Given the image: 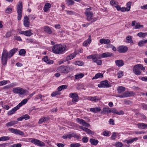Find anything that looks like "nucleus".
<instances>
[{"instance_id": "obj_1", "label": "nucleus", "mask_w": 147, "mask_h": 147, "mask_svg": "<svg viewBox=\"0 0 147 147\" xmlns=\"http://www.w3.org/2000/svg\"><path fill=\"white\" fill-rule=\"evenodd\" d=\"M18 50L17 48H14L10 50L8 53L7 50L4 49L1 55V61L3 64L4 65H6L7 58H11Z\"/></svg>"}, {"instance_id": "obj_2", "label": "nucleus", "mask_w": 147, "mask_h": 147, "mask_svg": "<svg viewBox=\"0 0 147 147\" xmlns=\"http://www.w3.org/2000/svg\"><path fill=\"white\" fill-rule=\"evenodd\" d=\"M91 7H90L86 9L85 14L87 20L89 21H91V23H92L96 21L98 19L96 17H94L93 13L91 11Z\"/></svg>"}, {"instance_id": "obj_3", "label": "nucleus", "mask_w": 147, "mask_h": 147, "mask_svg": "<svg viewBox=\"0 0 147 147\" xmlns=\"http://www.w3.org/2000/svg\"><path fill=\"white\" fill-rule=\"evenodd\" d=\"M65 50L63 46L61 44H57L53 47L52 50L53 53L57 54H61Z\"/></svg>"}, {"instance_id": "obj_4", "label": "nucleus", "mask_w": 147, "mask_h": 147, "mask_svg": "<svg viewBox=\"0 0 147 147\" xmlns=\"http://www.w3.org/2000/svg\"><path fill=\"white\" fill-rule=\"evenodd\" d=\"M145 68L141 64L136 65L133 68V71L136 75H140L141 73V70H145Z\"/></svg>"}, {"instance_id": "obj_5", "label": "nucleus", "mask_w": 147, "mask_h": 147, "mask_svg": "<svg viewBox=\"0 0 147 147\" xmlns=\"http://www.w3.org/2000/svg\"><path fill=\"white\" fill-rule=\"evenodd\" d=\"M16 9L18 13V20H20L22 16V2H19L17 5Z\"/></svg>"}, {"instance_id": "obj_6", "label": "nucleus", "mask_w": 147, "mask_h": 147, "mask_svg": "<svg viewBox=\"0 0 147 147\" xmlns=\"http://www.w3.org/2000/svg\"><path fill=\"white\" fill-rule=\"evenodd\" d=\"M13 92L16 94H18L22 95L26 92V91L22 88L17 87L13 88Z\"/></svg>"}, {"instance_id": "obj_7", "label": "nucleus", "mask_w": 147, "mask_h": 147, "mask_svg": "<svg viewBox=\"0 0 147 147\" xmlns=\"http://www.w3.org/2000/svg\"><path fill=\"white\" fill-rule=\"evenodd\" d=\"M31 142L35 145L41 147L44 146H45V144L43 142L36 139L32 140Z\"/></svg>"}, {"instance_id": "obj_8", "label": "nucleus", "mask_w": 147, "mask_h": 147, "mask_svg": "<svg viewBox=\"0 0 147 147\" xmlns=\"http://www.w3.org/2000/svg\"><path fill=\"white\" fill-rule=\"evenodd\" d=\"M69 68L67 66H61L57 69L58 71L61 72L62 73H67L69 71Z\"/></svg>"}, {"instance_id": "obj_9", "label": "nucleus", "mask_w": 147, "mask_h": 147, "mask_svg": "<svg viewBox=\"0 0 147 147\" xmlns=\"http://www.w3.org/2000/svg\"><path fill=\"white\" fill-rule=\"evenodd\" d=\"M111 85L109 84V82L107 80L102 81L98 85V86L99 88H109L111 87Z\"/></svg>"}, {"instance_id": "obj_10", "label": "nucleus", "mask_w": 147, "mask_h": 147, "mask_svg": "<svg viewBox=\"0 0 147 147\" xmlns=\"http://www.w3.org/2000/svg\"><path fill=\"white\" fill-rule=\"evenodd\" d=\"M94 57L95 59L94 62L97 63L98 65H100L102 64V61L98 60V59L102 58L101 54L98 55L97 54H94Z\"/></svg>"}, {"instance_id": "obj_11", "label": "nucleus", "mask_w": 147, "mask_h": 147, "mask_svg": "<svg viewBox=\"0 0 147 147\" xmlns=\"http://www.w3.org/2000/svg\"><path fill=\"white\" fill-rule=\"evenodd\" d=\"M8 130L11 133L16 134H18L21 136H23L24 134L22 131L18 129L10 128Z\"/></svg>"}, {"instance_id": "obj_12", "label": "nucleus", "mask_w": 147, "mask_h": 147, "mask_svg": "<svg viewBox=\"0 0 147 147\" xmlns=\"http://www.w3.org/2000/svg\"><path fill=\"white\" fill-rule=\"evenodd\" d=\"M70 97L72 98V101L76 102L78 101L79 99L78 95L76 93H72L69 94Z\"/></svg>"}, {"instance_id": "obj_13", "label": "nucleus", "mask_w": 147, "mask_h": 147, "mask_svg": "<svg viewBox=\"0 0 147 147\" xmlns=\"http://www.w3.org/2000/svg\"><path fill=\"white\" fill-rule=\"evenodd\" d=\"M76 120L78 123L84 126L88 127L90 125L89 124L86 123L84 120L82 119L77 118L76 119Z\"/></svg>"}, {"instance_id": "obj_14", "label": "nucleus", "mask_w": 147, "mask_h": 147, "mask_svg": "<svg viewBox=\"0 0 147 147\" xmlns=\"http://www.w3.org/2000/svg\"><path fill=\"white\" fill-rule=\"evenodd\" d=\"M131 2H128L126 4L127 7L125 8L124 7H121V11L122 12H125V11H129L130 10L131 8Z\"/></svg>"}, {"instance_id": "obj_15", "label": "nucleus", "mask_w": 147, "mask_h": 147, "mask_svg": "<svg viewBox=\"0 0 147 147\" xmlns=\"http://www.w3.org/2000/svg\"><path fill=\"white\" fill-rule=\"evenodd\" d=\"M30 23L29 19L27 16H25L24 19V25L25 27H29Z\"/></svg>"}, {"instance_id": "obj_16", "label": "nucleus", "mask_w": 147, "mask_h": 147, "mask_svg": "<svg viewBox=\"0 0 147 147\" xmlns=\"http://www.w3.org/2000/svg\"><path fill=\"white\" fill-rule=\"evenodd\" d=\"M128 48L124 46L119 47L117 48V51L120 53H125L127 50Z\"/></svg>"}, {"instance_id": "obj_17", "label": "nucleus", "mask_w": 147, "mask_h": 147, "mask_svg": "<svg viewBox=\"0 0 147 147\" xmlns=\"http://www.w3.org/2000/svg\"><path fill=\"white\" fill-rule=\"evenodd\" d=\"M31 30H28L24 31L19 32V33L20 34H24L27 36H30L33 34L31 32Z\"/></svg>"}, {"instance_id": "obj_18", "label": "nucleus", "mask_w": 147, "mask_h": 147, "mask_svg": "<svg viewBox=\"0 0 147 147\" xmlns=\"http://www.w3.org/2000/svg\"><path fill=\"white\" fill-rule=\"evenodd\" d=\"M76 55V53H72L66 57L65 59V61L70 60L75 57Z\"/></svg>"}, {"instance_id": "obj_19", "label": "nucleus", "mask_w": 147, "mask_h": 147, "mask_svg": "<svg viewBox=\"0 0 147 147\" xmlns=\"http://www.w3.org/2000/svg\"><path fill=\"white\" fill-rule=\"evenodd\" d=\"M88 99L92 101L97 102L100 100V98L97 96H89L88 97Z\"/></svg>"}, {"instance_id": "obj_20", "label": "nucleus", "mask_w": 147, "mask_h": 147, "mask_svg": "<svg viewBox=\"0 0 147 147\" xmlns=\"http://www.w3.org/2000/svg\"><path fill=\"white\" fill-rule=\"evenodd\" d=\"M30 98L27 97V98H25L20 103H19L18 105H17L18 107L20 108L23 105L26 104L28 100Z\"/></svg>"}, {"instance_id": "obj_21", "label": "nucleus", "mask_w": 147, "mask_h": 147, "mask_svg": "<svg viewBox=\"0 0 147 147\" xmlns=\"http://www.w3.org/2000/svg\"><path fill=\"white\" fill-rule=\"evenodd\" d=\"M42 60L48 64H52L53 63V61L52 60H49L48 57L47 56H45L42 59Z\"/></svg>"}, {"instance_id": "obj_22", "label": "nucleus", "mask_w": 147, "mask_h": 147, "mask_svg": "<svg viewBox=\"0 0 147 147\" xmlns=\"http://www.w3.org/2000/svg\"><path fill=\"white\" fill-rule=\"evenodd\" d=\"M115 63L116 65L119 67L123 66L124 64L123 61L121 60H116L115 61Z\"/></svg>"}, {"instance_id": "obj_23", "label": "nucleus", "mask_w": 147, "mask_h": 147, "mask_svg": "<svg viewBox=\"0 0 147 147\" xmlns=\"http://www.w3.org/2000/svg\"><path fill=\"white\" fill-rule=\"evenodd\" d=\"M111 112H112L113 113H115L119 115H123L124 114L123 112L122 111H118L115 108H112L111 109Z\"/></svg>"}, {"instance_id": "obj_24", "label": "nucleus", "mask_w": 147, "mask_h": 147, "mask_svg": "<svg viewBox=\"0 0 147 147\" xmlns=\"http://www.w3.org/2000/svg\"><path fill=\"white\" fill-rule=\"evenodd\" d=\"M18 123V121H11L5 124V125L7 127H11Z\"/></svg>"}, {"instance_id": "obj_25", "label": "nucleus", "mask_w": 147, "mask_h": 147, "mask_svg": "<svg viewBox=\"0 0 147 147\" xmlns=\"http://www.w3.org/2000/svg\"><path fill=\"white\" fill-rule=\"evenodd\" d=\"M117 90L118 93L120 94L124 91L125 90V88L123 86H119L117 87Z\"/></svg>"}, {"instance_id": "obj_26", "label": "nucleus", "mask_w": 147, "mask_h": 147, "mask_svg": "<svg viewBox=\"0 0 147 147\" xmlns=\"http://www.w3.org/2000/svg\"><path fill=\"white\" fill-rule=\"evenodd\" d=\"M19 108L17 106L14 107L11 110L9 111L7 113V114L8 115H10L13 114Z\"/></svg>"}, {"instance_id": "obj_27", "label": "nucleus", "mask_w": 147, "mask_h": 147, "mask_svg": "<svg viewBox=\"0 0 147 147\" xmlns=\"http://www.w3.org/2000/svg\"><path fill=\"white\" fill-rule=\"evenodd\" d=\"M138 128L141 129H145L147 128V124L144 123H140L137 124Z\"/></svg>"}, {"instance_id": "obj_28", "label": "nucleus", "mask_w": 147, "mask_h": 147, "mask_svg": "<svg viewBox=\"0 0 147 147\" xmlns=\"http://www.w3.org/2000/svg\"><path fill=\"white\" fill-rule=\"evenodd\" d=\"M113 55L112 53L109 52L101 54L102 57V58L110 57L112 56Z\"/></svg>"}, {"instance_id": "obj_29", "label": "nucleus", "mask_w": 147, "mask_h": 147, "mask_svg": "<svg viewBox=\"0 0 147 147\" xmlns=\"http://www.w3.org/2000/svg\"><path fill=\"white\" fill-rule=\"evenodd\" d=\"M91 36L89 35L88 36V38L83 43V46L85 47L87 46L88 44H90L91 42Z\"/></svg>"}, {"instance_id": "obj_30", "label": "nucleus", "mask_w": 147, "mask_h": 147, "mask_svg": "<svg viewBox=\"0 0 147 147\" xmlns=\"http://www.w3.org/2000/svg\"><path fill=\"white\" fill-rule=\"evenodd\" d=\"M44 31L47 33L51 34L52 33L51 29L48 26H45L44 28Z\"/></svg>"}, {"instance_id": "obj_31", "label": "nucleus", "mask_w": 147, "mask_h": 147, "mask_svg": "<svg viewBox=\"0 0 147 147\" xmlns=\"http://www.w3.org/2000/svg\"><path fill=\"white\" fill-rule=\"evenodd\" d=\"M51 4L49 3H46L45 5L43 10L45 12H47L48 10L51 8Z\"/></svg>"}, {"instance_id": "obj_32", "label": "nucleus", "mask_w": 147, "mask_h": 147, "mask_svg": "<svg viewBox=\"0 0 147 147\" xmlns=\"http://www.w3.org/2000/svg\"><path fill=\"white\" fill-rule=\"evenodd\" d=\"M111 41L109 39H101L100 40V42L101 44H108Z\"/></svg>"}, {"instance_id": "obj_33", "label": "nucleus", "mask_w": 147, "mask_h": 147, "mask_svg": "<svg viewBox=\"0 0 147 147\" xmlns=\"http://www.w3.org/2000/svg\"><path fill=\"white\" fill-rule=\"evenodd\" d=\"M90 142L92 145H96L98 142V141L95 139L91 138L90 139Z\"/></svg>"}, {"instance_id": "obj_34", "label": "nucleus", "mask_w": 147, "mask_h": 147, "mask_svg": "<svg viewBox=\"0 0 147 147\" xmlns=\"http://www.w3.org/2000/svg\"><path fill=\"white\" fill-rule=\"evenodd\" d=\"M101 109L98 107L91 108L90 109V111L94 113H97L100 111Z\"/></svg>"}, {"instance_id": "obj_35", "label": "nucleus", "mask_w": 147, "mask_h": 147, "mask_svg": "<svg viewBox=\"0 0 147 147\" xmlns=\"http://www.w3.org/2000/svg\"><path fill=\"white\" fill-rule=\"evenodd\" d=\"M103 77V74L102 73H98L96 74L92 78V80L97 79L98 78H102Z\"/></svg>"}, {"instance_id": "obj_36", "label": "nucleus", "mask_w": 147, "mask_h": 147, "mask_svg": "<svg viewBox=\"0 0 147 147\" xmlns=\"http://www.w3.org/2000/svg\"><path fill=\"white\" fill-rule=\"evenodd\" d=\"M75 135L74 134H67L65 136H62V138L64 139H66L67 138L70 139L72 137H74Z\"/></svg>"}, {"instance_id": "obj_37", "label": "nucleus", "mask_w": 147, "mask_h": 147, "mask_svg": "<svg viewBox=\"0 0 147 147\" xmlns=\"http://www.w3.org/2000/svg\"><path fill=\"white\" fill-rule=\"evenodd\" d=\"M103 111H102L101 113H110L111 112V109L109 107L106 108L105 107L103 109Z\"/></svg>"}, {"instance_id": "obj_38", "label": "nucleus", "mask_w": 147, "mask_h": 147, "mask_svg": "<svg viewBox=\"0 0 147 147\" xmlns=\"http://www.w3.org/2000/svg\"><path fill=\"white\" fill-rule=\"evenodd\" d=\"M126 38L127 42L131 43H133V41L132 40V37L131 36H128Z\"/></svg>"}, {"instance_id": "obj_39", "label": "nucleus", "mask_w": 147, "mask_h": 147, "mask_svg": "<svg viewBox=\"0 0 147 147\" xmlns=\"http://www.w3.org/2000/svg\"><path fill=\"white\" fill-rule=\"evenodd\" d=\"M137 35L140 37L143 38L147 35V32H140L137 34Z\"/></svg>"}, {"instance_id": "obj_40", "label": "nucleus", "mask_w": 147, "mask_h": 147, "mask_svg": "<svg viewBox=\"0 0 147 147\" xmlns=\"http://www.w3.org/2000/svg\"><path fill=\"white\" fill-rule=\"evenodd\" d=\"M84 131H85L88 134H91L92 135H93L94 134V132L90 130L89 129H88L87 128H84Z\"/></svg>"}, {"instance_id": "obj_41", "label": "nucleus", "mask_w": 147, "mask_h": 147, "mask_svg": "<svg viewBox=\"0 0 147 147\" xmlns=\"http://www.w3.org/2000/svg\"><path fill=\"white\" fill-rule=\"evenodd\" d=\"M138 140V138H137L136 137L132 139L127 140H126L127 143V144H131L134 141L137 140Z\"/></svg>"}, {"instance_id": "obj_42", "label": "nucleus", "mask_w": 147, "mask_h": 147, "mask_svg": "<svg viewBox=\"0 0 147 147\" xmlns=\"http://www.w3.org/2000/svg\"><path fill=\"white\" fill-rule=\"evenodd\" d=\"M147 40H140L138 42V45L139 46L141 47H142L144 45V44L147 42Z\"/></svg>"}, {"instance_id": "obj_43", "label": "nucleus", "mask_w": 147, "mask_h": 147, "mask_svg": "<svg viewBox=\"0 0 147 147\" xmlns=\"http://www.w3.org/2000/svg\"><path fill=\"white\" fill-rule=\"evenodd\" d=\"M67 86L66 85H63L61 86L58 88L57 89L59 91H61L63 89H66L67 88Z\"/></svg>"}, {"instance_id": "obj_44", "label": "nucleus", "mask_w": 147, "mask_h": 147, "mask_svg": "<svg viewBox=\"0 0 147 147\" xmlns=\"http://www.w3.org/2000/svg\"><path fill=\"white\" fill-rule=\"evenodd\" d=\"M66 2L68 5H72L74 3V2L73 0H66Z\"/></svg>"}, {"instance_id": "obj_45", "label": "nucleus", "mask_w": 147, "mask_h": 147, "mask_svg": "<svg viewBox=\"0 0 147 147\" xmlns=\"http://www.w3.org/2000/svg\"><path fill=\"white\" fill-rule=\"evenodd\" d=\"M84 76L83 74L81 73L79 74H76L75 75V78L76 79L82 78Z\"/></svg>"}, {"instance_id": "obj_46", "label": "nucleus", "mask_w": 147, "mask_h": 147, "mask_svg": "<svg viewBox=\"0 0 147 147\" xmlns=\"http://www.w3.org/2000/svg\"><path fill=\"white\" fill-rule=\"evenodd\" d=\"M26 53V51L24 49H21L19 51V54L20 55L24 56Z\"/></svg>"}, {"instance_id": "obj_47", "label": "nucleus", "mask_w": 147, "mask_h": 147, "mask_svg": "<svg viewBox=\"0 0 147 147\" xmlns=\"http://www.w3.org/2000/svg\"><path fill=\"white\" fill-rule=\"evenodd\" d=\"M8 82L9 81L4 80L0 82V86L5 85L8 83Z\"/></svg>"}, {"instance_id": "obj_48", "label": "nucleus", "mask_w": 147, "mask_h": 147, "mask_svg": "<svg viewBox=\"0 0 147 147\" xmlns=\"http://www.w3.org/2000/svg\"><path fill=\"white\" fill-rule=\"evenodd\" d=\"M123 144L122 143L119 142H116L115 144V146L117 147H122Z\"/></svg>"}, {"instance_id": "obj_49", "label": "nucleus", "mask_w": 147, "mask_h": 147, "mask_svg": "<svg viewBox=\"0 0 147 147\" xmlns=\"http://www.w3.org/2000/svg\"><path fill=\"white\" fill-rule=\"evenodd\" d=\"M42 95L41 94H39L36 96L34 99L36 100L40 98L41 101H43L44 100L42 98Z\"/></svg>"}, {"instance_id": "obj_50", "label": "nucleus", "mask_w": 147, "mask_h": 147, "mask_svg": "<svg viewBox=\"0 0 147 147\" xmlns=\"http://www.w3.org/2000/svg\"><path fill=\"white\" fill-rule=\"evenodd\" d=\"M84 64L83 62L80 61H77L75 62V64L79 66H82Z\"/></svg>"}, {"instance_id": "obj_51", "label": "nucleus", "mask_w": 147, "mask_h": 147, "mask_svg": "<svg viewBox=\"0 0 147 147\" xmlns=\"http://www.w3.org/2000/svg\"><path fill=\"white\" fill-rule=\"evenodd\" d=\"M1 141H6L9 140V138L8 136H3L0 137Z\"/></svg>"}, {"instance_id": "obj_52", "label": "nucleus", "mask_w": 147, "mask_h": 147, "mask_svg": "<svg viewBox=\"0 0 147 147\" xmlns=\"http://www.w3.org/2000/svg\"><path fill=\"white\" fill-rule=\"evenodd\" d=\"M81 146L79 143L72 144H70L71 147H79Z\"/></svg>"}, {"instance_id": "obj_53", "label": "nucleus", "mask_w": 147, "mask_h": 147, "mask_svg": "<svg viewBox=\"0 0 147 147\" xmlns=\"http://www.w3.org/2000/svg\"><path fill=\"white\" fill-rule=\"evenodd\" d=\"M144 27L142 25L136 24L134 27V29H139L141 28H143Z\"/></svg>"}, {"instance_id": "obj_54", "label": "nucleus", "mask_w": 147, "mask_h": 147, "mask_svg": "<svg viewBox=\"0 0 147 147\" xmlns=\"http://www.w3.org/2000/svg\"><path fill=\"white\" fill-rule=\"evenodd\" d=\"M12 9L11 7H8L5 10V12L8 13H11Z\"/></svg>"}, {"instance_id": "obj_55", "label": "nucleus", "mask_w": 147, "mask_h": 147, "mask_svg": "<svg viewBox=\"0 0 147 147\" xmlns=\"http://www.w3.org/2000/svg\"><path fill=\"white\" fill-rule=\"evenodd\" d=\"M123 72L122 71H119L117 74L118 78H120L123 75Z\"/></svg>"}, {"instance_id": "obj_56", "label": "nucleus", "mask_w": 147, "mask_h": 147, "mask_svg": "<svg viewBox=\"0 0 147 147\" xmlns=\"http://www.w3.org/2000/svg\"><path fill=\"white\" fill-rule=\"evenodd\" d=\"M87 58L90 59H92L93 62H94V61H95V59L94 58V54L92 55L88 56L87 57Z\"/></svg>"}, {"instance_id": "obj_57", "label": "nucleus", "mask_w": 147, "mask_h": 147, "mask_svg": "<svg viewBox=\"0 0 147 147\" xmlns=\"http://www.w3.org/2000/svg\"><path fill=\"white\" fill-rule=\"evenodd\" d=\"M22 117L23 119H24L26 120H27L30 119V117L28 114H25L23 115Z\"/></svg>"}, {"instance_id": "obj_58", "label": "nucleus", "mask_w": 147, "mask_h": 147, "mask_svg": "<svg viewBox=\"0 0 147 147\" xmlns=\"http://www.w3.org/2000/svg\"><path fill=\"white\" fill-rule=\"evenodd\" d=\"M58 94H59V92L57 91H56L53 92L51 94V96L52 97H54L56 95Z\"/></svg>"}, {"instance_id": "obj_59", "label": "nucleus", "mask_w": 147, "mask_h": 147, "mask_svg": "<svg viewBox=\"0 0 147 147\" xmlns=\"http://www.w3.org/2000/svg\"><path fill=\"white\" fill-rule=\"evenodd\" d=\"M82 140L84 143H87L88 141V139L86 137H84Z\"/></svg>"}, {"instance_id": "obj_60", "label": "nucleus", "mask_w": 147, "mask_h": 147, "mask_svg": "<svg viewBox=\"0 0 147 147\" xmlns=\"http://www.w3.org/2000/svg\"><path fill=\"white\" fill-rule=\"evenodd\" d=\"M117 136L116 135V133L115 132H113L112 134V135L111 138L112 140H114Z\"/></svg>"}, {"instance_id": "obj_61", "label": "nucleus", "mask_w": 147, "mask_h": 147, "mask_svg": "<svg viewBox=\"0 0 147 147\" xmlns=\"http://www.w3.org/2000/svg\"><path fill=\"white\" fill-rule=\"evenodd\" d=\"M110 4L112 6H114L115 5H117V3L116 2V1L112 0L110 1Z\"/></svg>"}, {"instance_id": "obj_62", "label": "nucleus", "mask_w": 147, "mask_h": 147, "mask_svg": "<svg viewBox=\"0 0 147 147\" xmlns=\"http://www.w3.org/2000/svg\"><path fill=\"white\" fill-rule=\"evenodd\" d=\"M14 39L16 40H18L19 41H21L22 40L21 37L19 36H15L14 37Z\"/></svg>"}, {"instance_id": "obj_63", "label": "nucleus", "mask_w": 147, "mask_h": 147, "mask_svg": "<svg viewBox=\"0 0 147 147\" xmlns=\"http://www.w3.org/2000/svg\"><path fill=\"white\" fill-rule=\"evenodd\" d=\"M123 98L127 97H129V95L128 94V92H125L123 94Z\"/></svg>"}, {"instance_id": "obj_64", "label": "nucleus", "mask_w": 147, "mask_h": 147, "mask_svg": "<svg viewBox=\"0 0 147 147\" xmlns=\"http://www.w3.org/2000/svg\"><path fill=\"white\" fill-rule=\"evenodd\" d=\"M129 97L134 96L135 95V93L133 91L128 92Z\"/></svg>"}]
</instances>
